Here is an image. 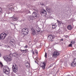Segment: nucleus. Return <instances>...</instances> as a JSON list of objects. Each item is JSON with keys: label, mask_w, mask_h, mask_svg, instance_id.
Segmentation results:
<instances>
[{"label": "nucleus", "mask_w": 76, "mask_h": 76, "mask_svg": "<svg viewBox=\"0 0 76 76\" xmlns=\"http://www.w3.org/2000/svg\"><path fill=\"white\" fill-rule=\"evenodd\" d=\"M4 60L7 62L8 64H9L11 63V61H12V58L10 56H5L3 57Z\"/></svg>", "instance_id": "nucleus-1"}, {"label": "nucleus", "mask_w": 76, "mask_h": 76, "mask_svg": "<svg viewBox=\"0 0 76 76\" xmlns=\"http://www.w3.org/2000/svg\"><path fill=\"white\" fill-rule=\"evenodd\" d=\"M29 32V30L27 28H23L21 31V34L25 36L27 35L28 34Z\"/></svg>", "instance_id": "nucleus-2"}, {"label": "nucleus", "mask_w": 76, "mask_h": 76, "mask_svg": "<svg viewBox=\"0 0 76 76\" xmlns=\"http://www.w3.org/2000/svg\"><path fill=\"white\" fill-rule=\"evenodd\" d=\"M9 71V68L7 66H4L3 69V72L4 73H5L6 75H9V72L8 71Z\"/></svg>", "instance_id": "nucleus-3"}, {"label": "nucleus", "mask_w": 76, "mask_h": 76, "mask_svg": "<svg viewBox=\"0 0 76 76\" xmlns=\"http://www.w3.org/2000/svg\"><path fill=\"white\" fill-rule=\"evenodd\" d=\"M7 35L6 34L4 33H1L0 35V39H1V40H3V39H4L5 38H6V37Z\"/></svg>", "instance_id": "nucleus-4"}, {"label": "nucleus", "mask_w": 76, "mask_h": 76, "mask_svg": "<svg viewBox=\"0 0 76 76\" xmlns=\"http://www.w3.org/2000/svg\"><path fill=\"white\" fill-rule=\"evenodd\" d=\"M12 70L14 72L16 73L18 72V66L16 65H13L12 66Z\"/></svg>", "instance_id": "nucleus-5"}, {"label": "nucleus", "mask_w": 76, "mask_h": 76, "mask_svg": "<svg viewBox=\"0 0 76 76\" xmlns=\"http://www.w3.org/2000/svg\"><path fill=\"white\" fill-rule=\"evenodd\" d=\"M60 55V53L59 52L56 51L54 52L53 54V57H54L55 58H57V57Z\"/></svg>", "instance_id": "nucleus-6"}, {"label": "nucleus", "mask_w": 76, "mask_h": 76, "mask_svg": "<svg viewBox=\"0 0 76 76\" xmlns=\"http://www.w3.org/2000/svg\"><path fill=\"white\" fill-rule=\"evenodd\" d=\"M72 67H75L76 66V58L74 59L73 60V62L71 64Z\"/></svg>", "instance_id": "nucleus-7"}, {"label": "nucleus", "mask_w": 76, "mask_h": 76, "mask_svg": "<svg viewBox=\"0 0 76 76\" xmlns=\"http://www.w3.org/2000/svg\"><path fill=\"white\" fill-rule=\"evenodd\" d=\"M40 66L42 68V69L44 70L45 68V62H42Z\"/></svg>", "instance_id": "nucleus-8"}, {"label": "nucleus", "mask_w": 76, "mask_h": 76, "mask_svg": "<svg viewBox=\"0 0 76 76\" xmlns=\"http://www.w3.org/2000/svg\"><path fill=\"white\" fill-rule=\"evenodd\" d=\"M32 16L35 19H36L37 18V14L35 12H33L32 14Z\"/></svg>", "instance_id": "nucleus-9"}, {"label": "nucleus", "mask_w": 76, "mask_h": 76, "mask_svg": "<svg viewBox=\"0 0 76 76\" xmlns=\"http://www.w3.org/2000/svg\"><path fill=\"white\" fill-rule=\"evenodd\" d=\"M12 56H14V57H18L19 56V55L18 54L17 52H15L12 54Z\"/></svg>", "instance_id": "nucleus-10"}, {"label": "nucleus", "mask_w": 76, "mask_h": 76, "mask_svg": "<svg viewBox=\"0 0 76 76\" xmlns=\"http://www.w3.org/2000/svg\"><path fill=\"white\" fill-rule=\"evenodd\" d=\"M48 38H49V39H50V40H52L54 38V36L52 35H50L48 37Z\"/></svg>", "instance_id": "nucleus-11"}, {"label": "nucleus", "mask_w": 76, "mask_h": 76, "mask_svg": "<svg viewBox=\"0 0 76 76\" xmlns=\"http://www.w3.org/2000/svg\"><path fill=\"white\" fill-rule=\"evenodd\" d=\"M40 13L41 14H47V12L44 9L42 10L40 12Z\"/></svg>", "instance_id": "nucleus-12"}, {"label": "nucleus", "mask_w": 76, "mask_h": 76, "mask_svg": "<svg viewBox=\"0 0 76 76\" xmlns=\"http://www.w3.org/2000/svg\"><path fill=\"white\" fill-rule=\"evenodd\" d=\"M14 41H15L14 39H11L10 40V43L11 45H13V44H14Z\"/></svg>", "instance_id": "nucleus-13"}, {"label": "nucleus", "mask_w": 76, "mask_h": 76, "mask_svg": "<svg viewBox=\"0 0 76 76\" xmlns=\"http://www.w3.org/2000/svg\"><path fill=\"white\" fill-rule=\"evenodd\" d=\"M25 65L26 66L27 68H29L30 67V64H29V62L26 63Z\"/></svg>", "instance_id": "nucleus-14"}, {"label": "nucleus", "mask_w": 76, "mask_h": 76, "mask_svg": "<svg viewBox=\"0 0 76 76\" xmlns=\"http://www.w3.org/2000/svg\"><path fill=\"white\" fill-rule=\"evenodd\" d=\"M72 28H73V27L72 26L69 25L68 26L67 28L69 30H72Z\"/></svg>", "instance_id": "nucleus-15"}, {"label": "nucleus", "mask_w": 76, "mask_h": 76, "mask_svg": "<svg viewBox=\"0 0 76 76\" xmlns=\"http://www.w3.org/2000/svg\"><path fill=\"white\" fill-rule=\"evenodd\" d=\"M32 34L33 35H34L36 34L35 30L34 29H33L32 30Z\"/></svg>", "instance_id": "nucleus-16"}, {"label": "nucleus", "mask_w": 76, "mask_h": 76, "mask_svg": "<svg viewBox=\"0 0 76 76\" xmlns=\"http://www.w3.org/2000/svg\"><path fill=\"white\" fill-rule=\"evenodd\" d=\"M52 28L53 29H55V28H56V24H54L53 23L52 24Z\"/></svg>", "instance_id": "nucleus-17"}, {"label": "nucleus", "mask_w": 76, "mask_h": 76, "mask_svg": "<svg viewBox=\"0 0 76 76\" xmlns=\"http://www.w3.org/2000/svg\"><path fill=\"white\" fill-rule=\"evenodd\" d=\"M18 19V17H13L12 18V20H14V21H15V20H17Z\"/></svg>", "instance_id": "nucleus-18"}, {"label": "nucleus", "mask_w": 76, "mask_h": 76, "mask_svg": "<svg viewBox=\"0 0 76 76\" xmlns=\"http://www.w3.org/2000/svg\"><path fill=\"white\" fill-rule=\"evenodd\" d=\"M36 31L37 32H39L40 31V28H38V26L36 29Z\"/></svg>", "instance_id": "nucleus-19"}, {"label": "nucleus", "mask_w": 76, "mask_h": 76, "mask_svg": "<svg viewBox=\"0 0 76 76\" xmlns=\"http://www.w3.org/2000/svg\"><path fill=\"white\" fill-rule=\"evenodd\" d=\"M31 12L29 10H27L26 12V14H28V13H30Z\"/></svg>", "instance_id": "nucleus-20"}, {"label": "nucleus", "mask_w": 76, "mask_h": 76, "mask_svg": "<svg viewBox=\"0 0 76 76\" xmlns=\"http://www.w3.org/2000/svg\"><path fill=\"white\" fill-rule=\"evenodd\" d=\"M46 10H47V11H48L50 10V8L48 7H46Z\"/></svg>", "instance_id": "nucleus-21"}, {"label": "nucleus", "mask_w": 76, "mask_h": 76, "mask_svg": "<svg viewBox=\"0 0 76 76\" xmlns=\"http://www.w3.org/2000/svg\"><path fill=\"white\" fill-rule=\"evenodd\" d=\"M0 64L1 67H2L3 66V64H2V63L1 62H0Z\"/></svg>", "instance_id": "nucleus-22"}, {"label": "nucleus", "mask_w": 76, "mask_h": 76, "mask_svg": "<svg viewBox=\"0 0 76 76\" xmlns=\"http://www.w3.org/2000/svg\"><path fill=\"white\" fill-rule=\"evenodd\" d=\"M57 22L58 23V24H60V25H61V22H60V21H59L58 20H57Z\"/></svg>", "instance_id": "nucleus-23"}, {"label": "nucleus", "mask_w": 76, "mask_h": 76, "mask_svg": "<svg viewBox=\"0 0 76 76\" xmlns=\"http://www.w3.org/2000/svg\"><path fill=\"white\" fill-rule=\"evenodd\" d=\"M41 5H42V6H44V3L43 2H40Z\"/></svg>", "instance_id": "nucleus-24"}, {"label": "nucleus", "mask_w": 76, "mask_h": 76, "mask_svg": "<svg viewBox=\"0 0 76 76\" xmlns=\"http://www.w3.org/2000/svg\"><path fill=\"white\" fill-rule=\"evenodd\" d=\"M0 9V15H1L2 14V10L1 9Z\"/></svg>", "instance_id": "nucleus-25"}, {"label": "nucleus", "mask_w": 76, "mask_h": 76, "mask_svg": "<svg viewBox=\"0 0 76 76\" xmlns=\"http://www.w3.org/2000/svg\"><path fill=\"white\" fill-rule=\"evenodd\" d=\"M72 43L70 44L69 45V47H72Z\"/></svg>", "instance_id": "nucleus-26"}, {"label": "nucleus", "mask_w": 76, "mask_h": 76, "mask_svg": "<svg viewBox=\"0 0 76 76\" xmlns=\"http://www.w3.org/2000/svg\"><path fill=\"white\" fill-rule=\"evenodd\" d=\"M71 43H72V44H75V41H72L71 42Z\"/></svg>", "instance_id": "nucleus-27"}, {"label": "nucleus", "mask_w": 76, "mask_h": 76, "mask_svg": "<svg viewBox=\"0 0 76 76\" xmlns=\"http://www.w3.org/2000/svg\"><path fill=\"white\" fill-rule=\"evenodd\" d=\"M35 53L37 54H38V51H37V50H35Z\"/></svg>", "instance_id": "nucleus-28"}, {"label": "nucleus", "mask_w": 76, "mask_h": 76, "mask_svg": "<svg viewBox=\"0 0 76 76\" xmlns=\"http://www.w3.org/2000/svg\"><path fill=\"white\" fill-rule=\"evenodd\" d=\"M45 58H47V53H45Z\"/></svg>", "instance_id": "nucleus-29"}, {"label": "nucleus", "mask_w": 76, "mask_h": 76, "mask_svg": "<svg viewBox=\"0 0 76 76\" xmlns=\"http://www.w3.org/2000/svg\"><path fill=\"white\" fill-rule=\"evenodd\" d=\"M24 50V52H23V53H26V52H27L26 51V50Z\"/></svg>", "instance_id": "nucleus-30"}, {"label": "nucleus", "mask_w": 76, "mask_h": 76, "mask_svg": "<svg viewBox=\"0 0 76 76\" xmlns=\"http://www.w3.org/2000/svg\"><path fill=\"white\" fill-rule=\"evenodd\" d=\"M64 37H65V38H68V37H69V36L67 35H64Z\"/></svg>", "instance_id": "nucleus-31"}, {"label": "nucleus", "mask_w": 76, "mask_h": 76, "mask_svg": "<svg viewBox=\"0 0 76 76\" xmlns=\"http://www.w3.org/2000/svg\"><path fill=\"white\" fill-rule=\"evenodd\" d=\"M20 51H21V52H22L23 53V52L24 51V50H21Z\"/></svg>", "instance_id": "nucleus-32"}, {"label": "nucleus", "mask_w": 76, "mask_h": 76, "mask_svg": "<svg viewBox=\"0 0 76 76\" xmlns=\"http://www.w3.org/2000/svg\"><path fill=\"white\" fill-rule=\"evenodd\" d=\"M60 31L59 30H58L59 32L58 33L59 34H61V31Z\"/></svg>", "instance_id": "nucleus-33"}, {"label": "nucleus", "mask_w": 76, "mask_h": 76, "mask_svg": "<svg viewBox=\"0 0 76 76\" xmlns=\"http://www.w3.org/2000/svg\"><path fill=\"white\" fill-rule=\"evenodd\" d=\"M24 48H28V46H27V45H26L24 47Z\"/></svg>", "instance_id": "nucleus-34"}, {"label": "nucleus", "mask_w": 76, "mask_h": 76, "mask_svg": "<svg viewBox=\"0 0 76 76\" xmlns=\"http://www.w3.org/2000/svg\"><path fill=\"white\" fill-rule=\"evenodd\" d=\"M13 72H12L11 73V76H13Z\"/></svg>", "instance_id": "nucleus-35"}, {"label": "nucleus", "mask_w": 76, "mask_h": 76, "mask_svg": "<svg viewBox=\"0 0 76 76\" xmlns=\"http://www.w3.org/2000/svg\"><path fill=\"white\" fill-rule=\"evenodd\" d=\"M60 41H63V39H60Z\"/></svg>", "instance_id": "nucleus-36"}, {"label": "nucleus", "mask_w": 76, "mask_h": 76, "mask_svg": "<svg viewBox=\"0 0 76 76\" xmlns=\"http://www.w3.org/2000/svg\"><path fill=\"white\" fill-rule=\"evenodd\" d=\"M35 62L36 63H37V64H39L38 63V62H36V61H35Z\"/></svg>", "instance_id": "nucleus-37"}, {"label": "nucleus", "mask_w": 76, "mask_h": 76, "mask_svg": "<svg viewBox=\"0 0 76 76\" xmlns=\"http://www.w3.org/2000/svg\"><path fill=\"white\" fill-rule=\"evenodd\" d=\"M32 54H33V56L34 55V54H35V52H32Z\"/></svg>", "instance_id": "nucleus-38"}, {"label": "nucleus", "mask_w": 76, "mask_h": 76, "mask_svg": "<svg viewBox=\"0 0 76 76\" xmlns=\"http://www.w3.org/2000/svg\"><path fill=\"white\" fill-rule=\"evenodd\" d=\"M66 76H70V75H67Z\"/></svg>", "instance_id": "nucleus-39"}, {"label": "nucleus", "mask_w": 76, "mask_h": 76, "mask_svg": "<svg viewBox=\"0 0 76 76\" xmlns=\"http://www.w3.org/2000/svg\"><path fill=\"white\" fill-rule=\"evenodd\" d=\"M30 19H32V17H31Z\"/></svg>", "instance_id": "nucleus-40"}, {"label": "nucleus", "mask_w": 76, "mask_h": 76, "mask_svg": "<svg viewBox=\"0 0 76 76\" xmlns=\"http://www.w3.org/2000/svg\"><path fill=\"white\" fill-rule=\"evenodd\" d=\"M1 53H0V57H1Z\"/></svg>", "instance_id": "nucleus-41"}, {"label": "nucleus", "mask_w": 76, "mask_h": 76, "mask_svg": "<svg viewBox=\"0 0 76 76\" xmlns=\"http://www.w3.org/2000/svg\"><path fill=\"white\" fill-rule=\"evenodd\" d=\"M30 18V17H29V18Z\"/></svg>", "instance_id": "nucleus-42"}]
</instances>
